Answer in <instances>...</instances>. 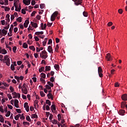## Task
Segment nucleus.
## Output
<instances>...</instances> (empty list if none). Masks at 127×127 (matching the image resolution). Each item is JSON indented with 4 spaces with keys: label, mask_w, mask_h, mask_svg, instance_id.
<instances>
[{
    "label": "nucleus",
    "mask_w": 127,
    "mask_h": 127,
    "mask_svg": "<svg viewBox=\"0 0 127 127\" xmlns=\"http://www.w3.org/2000/svg\"><path fill=\"white\" fill-rule=\"evenodd\" d=\"M47 97L48 99H51V100H53V99L54 98V97H53V95H52V94L51 93H48L47 94Z\"/></svg>",
    "instance_id": "obj_15"
},
{
    "label": "nucleus",
    "mask_w": 127,
    "mask_h": 127,
    "mask_svg": "<svg viewBox=\"0 0 127 127\" xmlns=\"http://www.w3.org/2000/svg\"><path fill=\"white\" fill-rule=\"evenodd\" d=\"M121 99L123 101H127V94H123L121 97Z\"/></svg>",
    "instance_id": "obj_12"
},
{
    "label": "nucleus",
    "mask_w": 127,
    "mask_h": 127,
    "mask_svg": "<svg viewBox=\"0 0 127 127\" xmlns=\"http://www.w3.org/2000/svg\"><path fill=\"white\" fill-rule=\"evenodd\" d=\"M118 12L119 13H120V14H122L123 13V9H119L118 10Z\"/></svg>",
    "instance_id": "obj_64"
},
{
    "label": "nucleus",
    "mask_w": 127,
    "mask_h": 127,
    "mask_svg": "<svg viewBox=\"0 0 127 127\" xmlns=\"http://www.w3.org/2000/svg\"><path fill=\"white\" fill-rule=\"evenodd\" d=\"M0 112H1V113H4L2 106L0 107Z\"/></svg>",
    "instance_id": "obj_62"
},
{
    "label": "nucleus",
    "mask_w": 127,
    "mask_h": 127,
    "mask_svg": "<svg viewBox=\"0 0 127 127\" xmlns=\"http://www.w3.org/2000/svg\"><path fill=\"white\" fill-rule=\"evenodd\" d=\"M23 125H26L27 126H29V125H30V124L29 122H23Z\"/></svg>",
    "instance_id": "obj_52"
},
{
    "label": "nucleus",
    "mask_w": 127,
    "mask_h": 127,
    "mask_svg": "<svg viewBox=\"0 0 127 127\" xmlns=\"http://www.w3.org/2000/svg\"><path fill=\"white\" fill-rule=\"evenodd\" d=\"M98 72L99 77L102 78L103 77V69L101 66L98 67Z\"/></svg>",
    "instance_id": "obj_3"
},
{
    "label": "nucleus",
    "mask_w": 127,
    "mask_h": 127,
    "mask_svg": "<svg viewBox=\"0 0 127 127\" xmlns=\"http://www.w3.org/2000/svg\"><path fill=\"white\" fill-rule=\"evenodd\" d=\"M40 8L43 9L44 7H45V4L41 3L40 4Z\"/></svg>",
    "instance_id": "obj_40"
},
{
    "label": "nucleus",
    "mask_w": 127,
    "mask_h": 127,
    "mask_svg": "<svg viewBox=\"0 0 127 127\" xmlns=\"http://www.w3.org/2000/svg\"><path fill=\"white\" fill-rule=\"evenodd\" d=\"M25 10H27V9H22V10H21V13H22L23 14H26V11H25Z\"/></svg>",
    "instance_id": "obj_44"
},
{
    "label": "nucleus",
    "mask_w": 127,
    "mask_h": 127,
    "mask_svg": "<svg viewBox=\"0 0 127 127\" xmlns=\"http://www.w3.org/2000/svg\"><path fill=\"white\" fill-rule=\"evenodd\" d=\"M20 116H21V115L20 114H18L17 115H16L14 119L16 121H18V119H19V117H20Z\"/></svg>",
    "instance_id": "obj_34"
},
{
    "label": "nucleus",
    "mask_w": 127,
    "mask_h": 127,
    "mask_svg": "<svg viewBox=\"0 0 127 127\" xmlns=\"http://www.w3.org/2000/svg\"><path fill=\"white\" fill-rule=\"evenodd\" d=\"M9 14H7L5 16V20H6L7 22H9V21H10V19H9Z\"/></svg>",
    "instance_id": "obj_18"
},
{
    "label": "nucleus",
    "mask_w": 127,
    "mask_h": 127,
    "mask_svg": "<svg viewBox=\"0 0 127 127\" xmlns=\"http://www.w3.org/2000/svg\"><path fill=\"white\" fill-rule=\"evenodd\" d=\"M126 105H127V102L125 101L122 102L121 103V108L122 109H125V108H126Z\"/></svg>",
    "instance_id": "obj_19"
},
{
    "label": "nucleus",
    "mask_w": 127,
    "mask_h": 127,
    "mask_svg": "<svg viewBox=\"0 0 127 127\" xmlns=\"http://www.w3.org/2000/svg\"><path fill=\"white\" fill-rule=\"evenodd\" d=\"M31 24L33 27H34V28H37V27H38V25H37V23H36L31 22Z\"/></svg>",
    "instance_id": "obj_16"
},
{
    "label": "nucleus",
    "mask_w": 127,
    "mask_h": 127,
    "mask_svg": "<svg viewBox=\"0 0 127 127\" xmlns=\"http://www.w3.org/2000/svg\"><path fill=\"white\" fill-rule=\"evenodd\" d=\"M58 16V11H56L51 15V21H54V20H55V19H56V17Z\"/></svg>",
    "instance_id": "obj_1"
},
{
    "label": "nucleus",
    "mask_w": 127,
    "mask_h": 127,
    "mask_svg": "<svg viewBox=\"0 0 127 127\" xmlns=\"http://www.w3.org/2000/svg\"><path fill=\"white\" fill-rule=\"evenodd\" d=\"M37 118H38V116L36 114L32 115L31 119H37Z\"/></svg>",
    "instance_id": "obj_33"
},
{
    "label": "nucleus",
    "mask_w": 127,
    "mask_h": 127,
    "mask_svg": "<svg viewBox=\"0 0 127 127\" xmlns=\"http://www.w3.org/2000/svg\"><path fill=\"white\" fill-rule=\"evenodd\" d=\"M80 8L81 12L85 11L86 8H85V6L83 5V0H80Z\"/></svg>",
    "instance_id": "obj_2"
},
{
    "label": "nucleus",
    "mask_w": 127,
    "mask_h": 127,
    "mask_svg": "<svg viewBox=\"0 0 127 127\" xmlns=\"http://www.w3.org/2000/svg\"><path fill=\"white\" fill-rule=\"evenodd\" d=\"M4 10L5 11H9V10H10V8L7 6H6L4 8Z\"/></svg>",
    "instance_id": "obj_48"
},
{
    "label": "nucleus",
    "mask_w": 127,
    "mask_h": 127,
    "mask_svg": "<svg viewBox=\"0 0 127 127\" xmlns=\"http://www.w3.org/2000/svg\"><path fill=\"white\" fill-rule=\"evenodd\" d=\"M46 103L49 106H51V102L49 100H47L46 101Z\"/></svg>",
    "instance_id": "obj_39"
},
{
    "label": "nucleus",
    "mask_w": 127,
    "mask_h": 127,
    "mask_svg": "<svg viewBox=\"0 0 127 127\" xmlns=\"http://www.w3.org/2000/svg\"><path fill=\"white\" fill-rule=\"evenodd\" d=\"M40 94L41 97H45V94L44 93V92H43V91H40Z\"/></svg>",
    "instance_id": "obj_45"
},
{
    "label": "nucleus",
    "mask_w": 127,
    "mask_h": 127,
    "mask_svg": "<svg viewBox=\"0 0 127 127\" xmlns=\"http://www.w3.org/2000/svg\"><path fill=\"white\" fill-rule=\"evenodd\" d=\"M10 116V111H8L5 115V117H9Z\"/></svg>",
    "instance_id": "obj_57"
},
{
    "label": "nucleus",
    "mask_w": 127,
    "mask_h": 127,
    "mask_svg": "<svg viewBox=\"0 0 127 127\" xmlns=\"http://www.w3.org/2000/svg\"><path fill=\"white\" fill-rule=\"evenodd\" d=\"M48 51L49 52V53H53V49H52V47L51 46H48Z\"/></svg>",
    "instance_id": "obj_14"
},
{
    "label": "nucleus",
    "mask_w": 127,
    "mask_h": 127,
    "mask_svg": "<svg viewBox=\"0 0 127 127\" xmlns=\"http://www.w3.org/2000/svg\"><path fill=\"white\" fill-rule=\"evenodd\" d=\"M55 51L57 52L58 51V49H59V45H57L56 47L55 48Z\"/></svg>",
    "instance_id": "obj_60"
},
{
    "label": "nucleus",
    "mask_w": 127,
    "mask_h": 127,
    "mask_svg": "<svg viewBox=\"0 0 127 127\" xmlns=\"http://www.w3.org/2000/svg\"><path fill=\"white\" fill-rule=\"evenodd\" d=\"M15 68L14 67V65L13 64H11V70H12V71H14Z\"/></svg>",
    "instance_id": "obj_50"
},
{
    "label": "nucleus",
    "mask_w": 127,
    "mask_h": 127,
    "mask_svg": "<svg viewBox=\"0 0 127 127\" xmlns=\"http://www.w3.org/2000/svg\"><path fill=\"white\" fill-rule=\"evenodd\" d=\"M2 34L3 36H5L7 34V31L5 30L4 29H2Z\"/></svg>",
    "instance_id": "obj_20"
},
{
    "label": "nucleus",
    "mask_w": 127,
    "mask_h": 127,
    "mask_svg": "<svg viewBox=\"0 0 127 127\" xmlns=\"http://www.w3.org/2000/svg\"><path fill=\"white\" fill-rule=\"evenodd\" d=\"M115 87H116V88L118 87H120V83H119V82H116L115 83Z\"/></svg>",
    "instance_id": "obj_58"
},
{
    "label": "nucleus",
    "mask_w": 127,
    "mask_h": 127,
    "mask_svg": "<svg viewBox=\"0 0 127 127\" xmlns=\"http://www.w3.org/2000/svg\"><path fill=\"white\" fill-rule=\"evenodd\" d=\"M48 40V39L46 38L44 40V41L43 42V46H45L46 45V43H47V41Z\"/></svg>",
    "instance_id": "obj_29"
},
{
    "label": "nucleus",
    "mask_w": 127,
    "mask_h": 127,
    "mask_svg": "<svg viewBox=\"0 0 127 127\" xmlns=\"http://www.w3.org/2000/svg\"><path fill=\"white\" fill-rule=\"evenodd\" d=\"M44 33V32L41 31V32H36L35 34L36 35H40V34H43Z\"/></svg>",
    "instance_id": "obj_32"
},
{
    "label": "nucleus",
    "mask_w": 127,
    "mask_h": 127,
    "mask_svg": "<svg viewBox=\"0 0 127 127\" xmlns=\"http://www.w3.org/2000/svg\"><path fill=\"white\" fill-rule=\"evenodd\" d=\"M46 26H47V25L46 23H45L44 24V27H43V23H41V30H44V29H46Z\"/></svg>",
    "instance_id": "obj_11"
},
{
    "label": "nucleus",
    "mask_w": 127,
    "mask_h": 127,
    "mask_svg": "<svg viewBox=\"0 0 127 127\" xmlns=\"http://www.w3.org/2000/svg\"><path fill=\"white\" fill-rule=\"evenodd\" d=\"M21 91L23 94H25V95H27V93H28V90H27V88H22Z\"/></svg>",
    "instance_id": "obj_13"
},
{
    "label": "nucleus",
    "mask_w": 127,
    "mask_h": 127,
    "mask_svg": "<svg viewBox=\"0 0 127 127\" xmlns=\"http://www.w3.org/2000/svg\"><path fill=\"white\" fill-rule=\"evenodd\" d=\"M57 123H58V121H57L56 120H54L52 121V124H53V125H57Z\"/></svg>",
    "instance_id": "obj_51"
},
{
    "label": "nucleus",
    "mask_w": 127,
    "mask_h": 127,
    "mask_svg": "<svg viewBox=\"0 0 127 127\" xmlns=\"http://www.w3.org/2000/svg\"><path fill=\"white\" fill-rule=\"evenodd\" d=\"M36 12H36L35 11H33L31 14V16H34V15H35V13H36Z\"/></svg>",
    "instance_id": "obj_63"
},
{
    "label": "nucleus",
    "mask_w": 127,
    "mask_h": 127,
    "mask_svg": "<svg viewBox=\"0 0 127 127\" xmlns=\"http://www.w3.org/2000/svg\"><path fill=\"white\" fill-rule=\"evenodd\" d=\"M82 14L85 17H88V12H87L86 11H82Z\"/></svg>",
    "instance_id": "obj_26"
},
{
    "label": "nucleus",
    "mask_w": 127,
    "mask_h": 127,
    "mask_svg": "<svg viewBox=\"0 0 127 127\" xmlns=\"http://www.w3.org/2000/svg\"><path fill=\"white\" fill-rule=\"evenodd\" d=\"M40 81L41 82H42V83H43V84H45V83H46V82L45 81V80L43 79L42 77L40 78Z\"/></svg>",
    "instance_id": "obj_46"
},
{
    "label": "nucleus",
    "mask_w": 127,
    "mask_h": 127,
    "mask_svg": "<svg viewBox=\"0 0 127 127\" xmlns=\"http://www.w3.org/2000/svg\"><path fill=\"white\" fill-rule=\"evenodd\" d=\"M55 68L56 70H58L59 69V65L58 64H56L55 66Z\"/></svg>",
    "instance_id": "obj_54"
},
{
    "label": "nucleus",
    "mask_w": 127,
    "mask_h": 127,
    "mask_svg": "<svg viewBox=\"0 0 127 127\" xmlns=\"http://www.w3.org/2000/svg\"><path fill=\"white\" fill-rule=\"evenodd\" d=\"M30 0H23V2L25 5H29L30 4Z\"/></svg>",
    "instance_id": "obj_9"
},
{
    "label": "nucleus",
    "mask_w": 127,
    "mask_h": 127,
    "mask_svg": "<svg viewBox=\"0 0 127 127\" xmlns=\"http://www.w3.org/2000/svg\"><path fill=\"white\" fill-rule=\"evenodd\" d=\"M17 21H19V22H21L22 21V18L21 17H19L16 19Z\"/></svg>",
    "instance_id": "obj_43"
},
{
    "label": "nucleus",
    "mask_w": 127,
    "mask_h": 127,
    "mask_svg": "<svg viewBox=\"0 0 127 127\" xmlns=\"http://www.w3.org/2000/svg\"><path fill=\"white\" fill-rule=\"evenodd\" d=\"M58 121L60 122V121H61V115L60 114L58 115Z\"/></svg>",
    "instance_id": "obj_55"
},
{
    "label": "nucleus",
    "mask_w": 127,
    "mask_h": 127,
    "mask_svg": "<svg viewBox=\"0 0 127 127\" xmlns=\"http://www.w3.org/2000/svg\"><path fill=\"white\" fill-rule=\"evenodd\" d=\"M1 54L4 55L6 54V53H7V52L6 51V50H5V49H3L1 50Z\"/></svg>",
    "instance_id": "obj_27"
},
{
    "label": "nucleus",
    "mask_w": 127,
    "mask_h": 127,
    "mask_svg": "<svg viewBox=\"0 0 127 127\" xmlns=\"http://www.w3.org/2000/svg\"><path fill=\"white\" fill-rule=\"evenodd\" d=\"M51 109L52 112L55 113V114L57 113V111H56V107L55 104H53L51 107Z\"/></svg>",
    "instance_id": "obj_4"
},
{
    "label": "nucleus",
    "mask_w": 127,
    "mask_h": 127,
    "mask_svg": "<svg viewBox=\"0 0 127 127\" xmlns=\"http://www.w3.org/2000/svg\"><path fill=\"white\" fill-rule=\"evenodd\" d=\"M19 0H16V2H15V0H14V6H15V11H19V10H18V6H17V5H16V1H19Z\"/></svg>",
    "instance_id": "obj_6"
},
{
    "label": "nucleus",
    "mask_w": 127,
    "mask_h": 127,
    "mask_svg": "<svg viewBox=\"0 0 127 127\" xmlns=\"http://www.w3.org/2000/svg\"><path fill=\"white\" fill-rule=\"evenodd\" d=\"M40 57L43 59H46L48 57V55H44V54L40 53Z\"/></svg>",
    "instance_id": "obj_7"
},
{
    "label": "nucleus",
    "mask_w": 127,
    "mask_h": 127,
    "mask_svg": "<svg viewBox=\"0 0 127 127\" xmlns=\"http://www.w3.org/2000/svg\"><path fill=\"white\" fill-rule=\"evenodd\" d=\"M42 78H43L44 79H45L46 78V74L45 73L42 72L41 73Z\"/></svg>",
    "instance_id": "obj_38"
},
{
    "label": "nucleus",
    "mask_w": 127,
    "mask_h": 127,
    "mask_svg": "<svg viewBox=\"0 0 127 127\" xmlns=\"http://www.w3.org/2000/svg\"><path fill=\"white\" fill-rule=\"evenodd\" d=\"M24 107L25 108L26 112H29V106H28V103L25 102L24 104Z\"/></svg>",
    "instance_id": "obj_5"
},
{
    "label": "nucleus",
    "mask_w": 127,
    "mask_h": 127,
    "mask_svg": "<svg viewBox=\"0 0 127 127\" xmlns=\"http://www.w3.org/2000/svg\"><path fill=\"white\" fill-rule=\"evenodd\" d=\"M9 89H10V91H11V93L14 92V89H13V87H12V86H10Z\"/></svg>",
    "instance_id": "obj_59"
},
{
    "label": "nucleus",
    "mask_w": 127,
    "mask_h": 127,
    "mask_svg": "<svg viewBox=\"0 0 127 127\" xmlns=\"http://www.w3.org/2000/svg\"><path fill=\"white\" fill-rule=\"evenodd\" d=\"M7 96L9 100H11V99H12V97L10 94H8Z\"/></svg>",
    "instance_id": "obj_53"
},
{
    "label": "nucleus",
    "mask_w": 127,
    "mask_h": 127,
    "mask_svg": "<svg viewBox=\"0 0 127 127\" xmlns=\"http://www.w3.org/2000/svg\"><path fill=\"white\" fill-rule=\"evenodd\" d=\"M12 95L14 96H13V99H16L17 98V93L15 92H14L12 93Z\"/></svg>",
    "instance_id": "obj_25"
},
{
    "label": "nucleus",
    "mask_w": 127,
    "mask_h": 127,
    "mask_svg": "<svg viewBox=\"0 0 127 127\" xmlns=\"http://www.w3.org/2000/svg\"><path fill=\"white\" fill-rule=\"evenodd\" d=\"M42 54H44L45 55H47V52L45 50H44L43 51L41 52Z\"/></svg>",
    "instance_id": "obj_49"
},
{
    "label": "nucleus",
    "mask_w": 127,
    "mask_h": 127,
    "mask_svg": "<svg viewBox=\"0 0 127 127\" xmlns=\"http://www.w3.org/2000/svg\"><path fill=\"white\" fill-rule=\"evenodd\" d=\"M13 27H14L13 25H11L10 27L9 30V31L10 32V34H11V33H12V31L13 30Z\"/></svg>",
    "instance_id": "obj_24"
},
{
    "label": "nucleus",
    "mask_w": 127,
    "mask_h": 127,
    "mask_svg": "<svg viewBox=\"0 0 127 127\" xmlns=\"http://www.w3.org/2000/svg\"><path fill=\"white\" fill-rule=\"evenodd\" d=\"M0 122L1 123H4V119H3V117L1 115H0Z\"/></svg>",
    "instance_id": "obj_28"
},
{
    "label": "nucleus",
    "mask_w": 127,
    "mask_h": 127,
    "mask_svg": "<svg viewBox=\"0 0 127 127\" xmlns=\"http://www.w3.org/2000/svg\"><path fill=\"white\" fill-rule=\"evenodd\" d=\"M45 70L46 71H50L51 70V67L50 66H46Z\"/></svg>",
    "instance_id": "obj_30"
},
{
    "label": "nucleus",
    "mask_w": 127,
    "mask_h": 127,
    "mask_svg": "<svg viewBox=\"0 0 127 127\" xmlns=\"http://www.w3.org/2000/svg\"><path fill=\"white\" fill-rule=\"evenodd\" d=\"M7 59H9L8 58V55H5L4 56V61H6Z\"/></svg>",
    "instance_id": "obj_56"
},
{
    "label": "nucleus",
    "mask_w": 127,
    "mask_h": 127,
    "mask_svg": "<svg viewBox=\"0 0 127 127\" xmlns=\"http://www.w3.org/2000/svg\"><path fill=\"white\" fill-rule=\"evenodd\" d=\"M18 103H19V102L17 99H14V105L15 108H19V106L18 105Z\"/></svg>",
    "instance_id": "obj_8"
},
{
    "label": "nucleus",
    "mask_w": 127,
    "mask_h": 127,
    "mask_svg": "<svg viewBox=\"0 0 127 127\" xmlns=\"http://www.w3.org/2000/svg\"><path fill=\"white\" fill-rule=\"evenodd\" d=\"M73 1H74L75 5H79L80 4V0H72Z\"/></svg>",
    "instance_id": "obj_22"
},
{
    "label": "nucleus",
    "mask_w": 127,
    "mask_h": 127,
    "mask_svg": "<svg viewBox=\"0 0 127 127\" xmlns=\"http://www.w3.org/2000/svg\"><path fill=\"white\" fill-rule=\"evenodd\" d=\"M106 58L107 61H111V54L110 53L107 54Z\"/></svg>",
    "instance_id": "obj_23"
},
{
    "label": "nucleus",
    "mask_w": 127,
    "mask_h": 127,
    "mask_svg": "<svg viewBox=\"0 0 127 127\" xmlns=\"http://www.w3.org/2000/svg\"><path fill=\"white\" fill-rule=\"evenodd\" d=\"M44 69H45V68L44 66H42L39 68V72H40V73H41V72H44Z\"/></svg>",
    "instance_id": "obj_31"
},
{
    "label": "nucleus",
    "mask_w": 127,
    "mask_h": 127,
    "mask_svg": "<svg viewBox=\"0 0 127 127\" xmlns=\"http://www.w3.org/2000/svg\"><path fill=\"white\" fill-rule=\"evenodd\" d=\"M5 45H6V48H8V49H9L10 51H11V47L8 46V45L7 44H6Z\"/></svg>",
    "instance_id": "obj_61"
},
{
    "label": "nucleus",
    "mask_w": 127,
    "mask_h": 127,
    "mask_svg": "<svg viewBox=\"0 0 127 127\" xmlns=\"http://www.w3.org/2000/svg\"><path fill=\"white\" fill-rule=\"evenodd\" d=\"M29 23V20L27 19L25 20L24 23V26L26 28L28 26V24Z\"/></svg>",
    "instance_id": "obj_10"
},
{
    "label": "nucleus",
    "mask_w": 127,
    "mask_h": 127,
    "mask_svg": "<svg viewBox=\"0 0 127 127\" xmlns=\"http://www.w3.org/2000/svg\"><path fill=\"white\" fill-rule=\"evenodd\" d=\"M47 84H48V85L50 86V87H54V84H53V83L50 81H48Z\"/></svg>",
    "instance_id": "obj_35"
},
{
    "label": "nucleus",
    "mask_w": 127,
    "mask_h": 127,
    "mask_svg": "<svg viewBox=\"0 0 127 127\" xmlns=\"http://www.w3.org/2000/svg\"><path fill=\"white\" fill-rule=\"evenodd\" d=\"M29 49H30L31 50H32L33 51H35V48L33 46H30L29 47Z\"/></svg>",
    "instance_id": "obj_41"
},
{
    "label": "nucleus",
    "mask_w": 127,
    "mask_h": 127,
    "mask_svg": "<svg viewBox=\"0 0 127 127\" xmlns=\"http://www.w3.org/2000/svg\"><path fill=\"white\" fill-rule=\"evenodd\" d=\"M45 87L46 90H51V87H50L49 85H46Z\"/></svg>",
    "instance_id": "obj_42"
},
{
    "label": "nucleus",
    "mask_w": 127,
    "mask_h": 127,
    "mask_svg": "<svg viewBox=\"0 0 127 127\" xmlns=\"http://www.w3.org/2000/svg\"><path fill=\"white\" fill-rule=\"evenodd\" d=\"M119 115H120V116H125V110H121L119 111V112H118Z\"/></svg>",
    "instance_id": "obj_17"
},
{
    "label": "nucleus",
    "mask_w": 127,
    "mask_h": 127,
    "mask_svg": "<svg viewBox=\"0 0 127 127\" xmlns=\"http://www.w3.org/2000/svg\"><path fill=\"white\" fill-rule=\"evenodd\" d=\"M5 64L7 66H9L10 65V59H7V60H6Z\"/></svg>",
    "instance_id": "obj_21"
},
{
    "label": "nucleus",
    "mask_w": 127,
    "mask_h": 127,
    "mask_svg": "<svg viewBox=\"0 0 127 127\" xmlns=\"http://www.w3.org/2000/svg\"><path fill=\"white\" fill-rule=\"evenodd\" d=\"M23 48L26 49L28 47V45H27V44H26V43H24L23 44Z\"/></svg>",
    "instance_id": "obj_36"
},
{
    "label": "nucleus",
    "mask_w": 127,
    "mask_h": 127,
    "mask_svg": "<svg viewBox=\"0 0 127 127\" xmlns=\"http://www.w3.org/2000/svg\"><path fill=\"white\" fill-rule=\"evenodd\" d=\"M26 120L28 121L30 123L31 122V119H30V117H29V116H27L26 117Z\"/></svg>",
    "instance_id": "obj_37"
},
{
    "label": "nucleus",
    "mask_w": 127,
    "mask_h": 127,
    "mask_svg": "<svg viewBox=\"0 0 127 127\" xmlns=\"http://www.w3.org/2000/svg\"><path fill=\"white\" fill-rule=\"evenodd\" d=\"M16 47L15 46L13 47L12 48V51L14 52V53H16Z\"/></svg>",
    "instance_id": "obj_47"
}]
</instances>
